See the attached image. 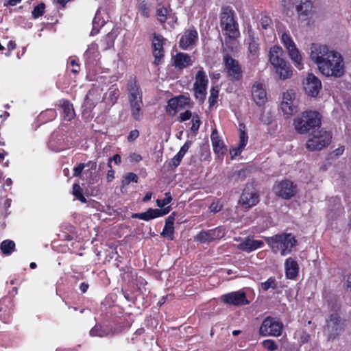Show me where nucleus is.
Wrapping results in <instances>:
<instances>
[{"label": "nucleus", "instance_id": "nucleus-58", "mask_svg": "<svg viewBox=\"0 0 351 351\" xmlns=\"http://www.w3.org/2000/svg\"><path fill=\"white\" fill-rule=\"evenodd\" d=\"M138 136H139L138 130H136V129L133 130L129 133V135L128 136V141L130 142H132V141H135Z\"/></svg>", "mask_w": 351, "mask_h": 351}, {"label": "nucleus", "instance_id": "nucleus-22", "mask_svg": "<svg viewBox=\"0 0 351 351\" xmlns=\"http://www.w3.org/2000/svg\"><path fill=\"white\" fill-rule=\"evenodd\" d=\"M173 65L180 69L186 68L192 64L191 57L184 53H178L173 57Z\"/></svg>", "mask_w": 351, "mask_h": 351}, {"label": "nucleus", "instance_id": "nucleus-7", "mask_svg": "<svg viewBox=\"0 0 351 351\" xmlns=\"http://www.w3.org/2000/svg\"><path fill=\"white\" fill-rule=\"evenodd\" d=\"M283 324L280 319L267 316L262 322L259 328V334L263 337H280L283 330Z\"/></svg>", "mask_w": 351, "mask_h": 351}, {"label": "nucleus", "instance_id": "nucleus-13", "mask_svg": "<svg viewBox=\"0 0 351 351\" xmlns=\"http://www.w3.org/2000/svg\"><path fill=\"white\" fill-rule=\"evenodd\" d=\"M129 104H142L143 91L135 78L130 79L127 85Z\"/></svg>", "mask_w": 351, "mask_h": 351}, {"label": "nucleus", "instance_id": "nucleus-11", "mask_svg": "<svg viewBox=\"0 0 351 351\" xmlns=\"http://www.w3.org/2000/svg\"><path fill=\"white\" fill-rule=\"evenodd\" d=\"M222 302L232 306H245L250 303L243 290H239L223 294L220 297Z\"/></svg>", "mask_w": 351, "mask_h": 351}, {"label": "nucleus", "instance_id": "nucleus-5", "mask_svg": "<svg viewBox=\"0 0 351 351\" xmlns=\"http://www.w3.org/2000/svg\"><path fill=\"white\" fill-rule=\"evenodd\" d=\"M220 25L223 31L230 38H236L239 36L238 24L234 17V12L230 7L222 8Z\"/></svg>", "mask_w": 351, "mask_h": 351}, {"label": "nucleus", "instance_id": "nucleus-34", "mask_svg": "<svg viewBox=\"0 0 351 351\" xmlns=\"http://www.w3.org/2000/svg\"><path fill=\"white\" fill-rule=\"evenodd\" d=\"M116 36L117 34L113 31L107 34L106 37L101 41V44L103 46L104 49L107 50L114 45V41Z\"/></svg>", "mask_w": 351, "mask_h": 351}, {"label": "nucleus", "instance_id": "nucleus-8", "mask_svg": "<svg viewBox=\"0 0 351 351\" xmlns=\"http://www.w3.org/2000/svg\"><path fill=\"white\" fill-rule=\"evenodd\" d=\"M224 70L227 77L232 82L240 81L243 77V71L239 62L226 54L223 56Z\"/></svg>", "mask_w": 351, "mask_h": 351}, {"label": "nucleus", "instance_id": "nucleus-12", "mask_svg": "<svg viewBox=\"0 0 351 351\" xmlns=\"http://www.w3.org/2000/svg\"><path fill=\"white\" fill-rule=\"evenodd\" d=\"M326 330L328 333V339H335L343 330L344 324L337 313L331 314L326 321Z\"/></svg>", "mask_w": 351, "mask_h": 351}, {"label": "nucleus", "instance_id": "nucleus-35", "mask_svg": "<svg viewBox=\"0 0 351 351\" xmlns=\"http://www.w3.org/2000/svg\"><path fill=\"white\" fill-rule=\"evenodd\" d=\"M15 243L11 240H5L0 245V249L3 254L10 255L14 251Z\"/></svg>", "mask_w": 351, "mask_h": 351}, {"label": "nucleus", "instance_id": "nucleus-50", "mask_svg": "<svg viewBox=\"0 0 351 351\" xmlns=\"http://www.w3.org/2000/svg\"><path fill=\"white\" fill-rule=\"evenodd\" d=\"M167 10L165 8L160 7L156 10L158 19L160 23H164L167 20Z\"/></svg>", "mask_w": 351, "mask_h": 351}, {"label": "nucleus", "instance_id": "nucleus-32", "mask_svg": "<svg viewBox=\"0 0 351 351\" xmlns=\"http://www.w3.org/2000/svg\"><path fill=\"white\" fill-rule=\"evenodd\" d=\"M143 103L130 104L132 117L135 120L140 121L143 118Z\"/></svg>", "mask_w": 351, "mask_h": 351}, {"label": "nucleus", "instance_id": "nucleus-56", "mask_svg": "<svg viewBox=\"0 0 351 351\" xmlns=\"http://www.w3.org/2000/svg\"><path fill=\"white\" fill-rule=\"evenodd\" d=\"M222 208V204L219 202H213L210 206V210L213 213H218Z\"/></svg>", "mask_w": 351, "mask_h": 351}, {"label": "nucleus", "instance_id": "nucleus-1", "mask_svg": "<svg viewBox=\"0 0 351 351\" xmlns=\"http://www.w3.org/2000/svg\"><path fill=\"white\" fill-rule=\"evenodd\" d=\"M310 50V59L322 75L334 77L344 75L345 62L340 53L330 49L327 45L318 43H313Z\"/></svg>", "mask_w": 351, "mask_h": 351}, {"label": "nucleus", "instance_id": "nucleus-53", "mask_svg": "<svg viewBox=\"0 0 351 351\" xmlns=\"http://www.w3.org/2000/svg\"><path fill=\"white\" fill-rule=\"evenodd\" d=\"M295 97V93L293 90L287 91L283 94L282 101H287L288 102H294L293 100Z\"/></svg>", "mask_w": 351, "mask_h": 351}, {"label": "nucleus", "instance_id": "nucleus-30", "mask_svg": "<svg viewBox=\"0 0 351 351\" xmlns=\"http://www.w3.org/2000/svg\"><path fill=\"white\" fill-rule=\"evenodd\" d=\"M159 217L158 208H149L147 211L141 213L132 215V218L139 219L148 221L149 220Z\"/></svg>", "mask_w": 351, "mask_h": 351}, {"label": "nucleus", "instance_id": "nucleus-49", "mask_svg": "<svg viewBox=\"0 0 351 351\" xmlns=\"http://www.w3.org/2000/svg\"><path fill=\"white\" fill-rule=\"evenodd\" d=\"M263 346L268 351H274L278 349V346L272 339H266L262 342Z\"/></svg>", "mask_w": 351, "mask_h": 351}, {"label": "nucleus", "instance_id": "nucleus-46", "mask_svg": "<svg viewBox=\"0 0 351 351\" xmlns=\"http://www.w3.org/2000/svg\"><path fill=\"white\" fill-rule=\"evenodd\" d=\"M207 87L194 86L195 95L199 101H204L206 94Z\"/></svg>", "mask_w": 351, "mask_h": 351}, {"label": "nucleus", "instance_id": "nucleus-36", "mask_svg": "<svg viewBox=\"0 0 351 351\" xmlns=\"http://www.w3.org/2000/svg\"><path fill=\"white\" fill-rule=\"evenodd\" d=\"M280 107L284 114L288 117L296 112V107L293 102L282 101Z\"/></svg>", "mask_w": 351, "mask_h": 351}, {"label": "nucleus", "instance_id": "nucleus-59", "mask_svg": "<svg viewBox=\"0 0 351 351\" xmlns=\"http://www.w3.org/2000/svg\"><path fill=\"white\" fill-rule=\"evenodd\" d=\"M191 116H192L191 112L189 110H186L184 112H182L180 114V117H179L180 121L184 122L186 120H189L191 119Z\"/></svg>", "mask_w": 351, "mask_h": 351}, {"label": "nucleus", "instance_id": "nucleus-61", "mask_svg": "<svg viewBox=\"0 0 351 351\" xmlns=\"http://www.w3.org/2000/svg\"><path fill=\"white\" fill-rule=\"evenodd\" d=\"M140 11L141 12L143 16L145 17H149V9L147 8L146 3L144 1L142 2L140 5Z\"/></svg>", "mask_w": 351, "mask_h": 351}, {"label": "nucleus", "instance_id": "nucleus-2", "mask_svg": "<svg viewBox=\"0 0 351 351\" xmlns=\"http://www.w3.org/2000/svg\"><path fill=\"white\" fill-rule=\"evenodd\" d=\"M265 240L274 254L279 253L282 256L290 254L297 244V241L291 233L276 234L265 237Z\"/></svg>", "mask_w": 351, "mask_h": 351}, {"label": "nucleus", "instance_id": "nucleus-19", "mask_svg": "<svg viewBox=\"0 0 351 351\" xmlns=\"http://www.w3.org/2000/svg\"><path fill=\"white\" fill-rule=\"evenodd\" d=\"M311 0H295V10L299 16L308 17L313 14Z\"/></svg>", "mask_w": 351, "mask_h": 351}, {"label": "nucleus", "instance_id": "nucleus-3", "mask_svg": "<svg viewBox=\"0 0 351 351\" xmlns=\"http://www.w3.org/2000/svg\"><path fill=\"white\" fill-rule=\"evenodd\" d=\"M282 49L279 46L274 45L269 49V60L280 78L285 80L291 77L292 70L290 65L282 58Z\"/></svg>", "mask_w": 351, "mask_h": 351}, {"label": "nucleus", "instance_id": "nucleus-18", "mask_svg": "<svg viewBox=\"0 0 351 351\" xmlns=\"http://www.w3.org/2000/svg\"><path fill=\"white\" fill-rule=\"evenodd\" d=\"M239 202L246 208L252 207L259 202L258 195L255 191L245 188L242 193Z\"/></svg>", "mask_w": 351, "mask_h": 351}, {"label": "nucleus", "instance_id": "nucleus-43", "mask_svg": "<svg viewBox=\"0 0 351 351\" xmlns=\"http://www.w3.org/2000/svg\"><path fill=\"white\" fill-rule=\"evenodd\" d=\"M97 51V45L95 43H92L88 46L86 51L84 53V57L90 60L94 57Z\"/></svg>", "mask_w": 351, "mask_h": 351}, {"label": "nucleus", "instance_id": "nucleus-62", "mask_svg": "<svg viewBox=\"0 0 351 351\" xmlns=\"http://www.w3.org/2000/svg\"><path fill=\"white\" fill-rule=\"evenodd\" d=\"M191 145V142L190 141H187L185 142V143L182 145V147L180 148L179 153H181L184 156L186 154V153L188 152L189 149L190 148Z\"/></svg>", "mask_w": 351, "mask_h": 351}, {"label": "nucleus", "instance_id": "nucleus-45", "mask_svg": "<svg viewBox=\"0 0 351 351\" xmlns=\"http://www.w3.org/2000/svg\"><path fill=\"white\" fill-rule=\"evenodd\" d=\"M218 95L219 90L215 88H212L210 89V93L208 98L210 108L213 107L217 103Z\"/></svg>", "mask_w": 351, "mask_h": 351}, {"label": "nucleus", "instance_id": "nucleus-54", "mask_svg": "<svg viewBox=\"0 0 351 351\" xmlns=\"http://www.w3.org/2000/svg\"><path fill=\"white\" fill-rule=\"evenodd\" d=\"M109 97L112 103H115L119 97V90L116 88H111L109 89Z\"/></svg>", "mask_w": 351, "mask_h": 351}, {"label": "nucleus", "instance_id": "nucleus-39", "mask_svg": "<svg viewBox=\"0 0 351 351\" xmlns=\"http://www.w3.org/2000/svg\"><path fill=\"white\" fill-rule=\"evenodd\" d=\"M73 195L79 199L82 203H86V199L83 195V190L78 184L73 185Z\"/></svg>", "mask_w": 351, "mask_h": 351}, {"label": "nucleus", "instance_id": "nucleus-47", "mask_svg": "<svg viewBox=\"0 0 351 351\" xmlns=\"http://www.w3.org/2000/svg\"><path fill=\"white\" fill-rule=\"evenodd\" d=\"M271 25V19L266 16L261 15V19L259 20L258 26H261L262 29H267L270 27Z\"/></svg>", "mask_w": 351, "mask_h": 351}, {"label": "nucleus", "instance_id": "nucleus-14", "mask_svg": "<svg viewBox=\"0 0 351 351\" xmlns=\"http://www.w3.org/2000/svg\"><path fill=\"white\" fill-rule=\"evenodd\" d=\"M304 89L306 95L311 97H316L321 88V81L313 73H308L303 82Z\"/></svg>", "mask_w": 351, "mask_h": 351}, {"label": "nucleus", "instance_id": "nucleus-25", "mask_svg": "<svg viewBox=\"0 0 351 351\" xmlns=\"http://www.w3.org/2000/svg\"><path fill=\"white\" fill-rule=\"evenodd\" d=\"M210 139L212 145L213 147V150L215 154H217L219 156L220 155H223L224 154V145L223 142L219 138L218 136V132L216 129L213 130L211 135Z\"/></svg>", "mask_w": 351, "mask_h": 351}, {"label": "nucleus", "instance_id": "nucleus-16", "mask_svg": "<svg viewBox=\"0 0 351 351\" xmlns=\"http://www.w3.org/2000/svg\"><path fill=\"white\" fill-rule=\"evenodd\" d=\"M164 41L165 39L162 36L154 34L152 40V48L156 64H159L164 57Z\"/></svg>", "mask_w": 351, "mask_h": 351}, {"label": "nucleus", "instance_id": "nucleus-21", "mask_svg": "<svg viewBox=\"0 0 351 351\" xmlns=\"http://www.w3.org/2000/svg\"><path fill=\"white\" fill-rule=\"evenodd\" d=\"M263 246L264 243L261 240H254L250 238H246L239 245V249L246 252H251Z\"/></svg>", "mask_w": 351, "mask_h": 351}, {"label": "nucleus", "instance_id": "nucleus-20", "mask_svg": "<svg viewBox=\"0 0 351 351\" xmlns=\"http://www.w3.org/2000/svg\"><path fill=\"white\" fill-rule=\"evenodd\" d=\"M285 270L287 279H294L299 272V265L296 260L292 257L287 258L285 261Z\"/></svg>", "mask_w": 351, "mask_h": 351}, {"label": "nucleus", "instance_id": "nucleus-51", "mask_svg": "<svg viewBox=\"0 0 351 351\" xmlns=\"http://www.w3.org/2000/svg\"><path fill=\"white\" fill-rule=\"evenodd\" d=\"M172 200V197L169 192L165 193V197L162 199H157L156 204L160 208H163L169 204Z\"/></svg>", "mask_w": 351, "mask_h": 351}, {"label": "nucleus", "instance_id": "nucleus-40", "mask_svg": "<svg viewBox=\"0 0 351 351\" xmlns=\"http://www.w3.org/2000/svg\"><path fill=\"white\" fill-rule=\"evenodd\" d=\"M277 287V282L275 277L269 278L265 282L261 284V288L263 291H266L269 289H275Z\"/></svg>", "mask_w": 351, "mask_h": 351}, {"label": "nucleus", "instance_id": "nucleus-29", "mask_svg": "<svg viewBox=\"0 0 351 351\" xmlns=\"http://www.w3.org/2000/svg\"><path fill=\"white\" fill-rule=\"evenodd\" d=\"M287 53L295 66L301 70L303 68L302 56L297 47L287 51Z\"/></svg>", "mask_w": 351, "mask_h": 351}, {"label": "nucleus", "instance_id": "nucleus-27", "mask_svg": "<svg viewBox=\"0 0 351 351\" xmlns=\"http://www.w3.org/2000/svg\"><path fill=\"white\" fill-rule=\"evenodd\" d=\"M60 105L62 109L63 117L65 120L71 121L75 117V111L73 104L69 100L60 101Z\"/></svg>", "mask_w": 351, "mask_h": 351}, {"label": "nucleus", "instance_id": "nucleus-55", "mask_svg": "<svg viewBox=\"0 0 351 351\" xmlns=\"http://www.w3.org/2000/svg\"><path fill=\"white\" fill-rule=\"evenodd\" d=\"M85 168L84 163H80L73 168V176L78 177L82 173L83 169Z\"/></svg>", "mask_w": 351, "mask_h": 351}, {"label": "nucleus", "instance_id": "nucleus-57", "mask_svg": "<svg viewBox=\"0 0 351 351\" xmlns=\"http://www.w3.org/2000/svg\"><path fill=\"white\" fill-rule=\"evenodd\" d=\"M112 160H113L116 165H119L121 162V158L119 154H115L112 158H110L108 162V167L110 168H112Z\"/></svg>", "mask_w": 351, "mask_h": 351}, {"label": "nucleus", "instance_id": "nucleus-24", "mask_svg": "<svg viewBox=\"0 0 351 351\" xmlns=\"http://www.w3.org/2000/svg\"><path fill=\"white\" fill-rule=\"evenodd\" d=\"M184 99L183 96L170 99L166 108L167 113L171 116L174 115L182 108Z\"/></svg>", "mask_w": 351, "mask_h": 351}, {"label": "nucleus", "instance_id": "nucleus-15", "mask_svg": "<svg viewBox=\"0 0 351 351\" xmlns=\"http://www.w3.org/2000/svg\"><path fill=\"white\" fill-rule=\"evenodd\" d=\"M197 39L198 34L197 30L194 28H190L186 30L180 37L179 46L181 49L187 50L196 45Z\"/></svg>", "mask_w": 351, "mask_h": 351}, {"label": "nucleus", "instance_id": "nucleus-26", "mask_svg": "<svg viewBox=\"0 0 351 351\" xmlns=\"http://www.w3.org/2000/svg\"><path fill=\"white\" fill-rule=\"evenodd\" d=\"M174 213L169 215L165 221V227L161 232V235L164 237H167L169 240L173 239L174 233Z\"/></svg>", "mask_w": 351, "mask_h": 351}, {"label": "nucleus", "instance_id": "nucleus-31", "mask_svg": "<svg viewBox=\"0 0 351 351\" xmlns=\"http://www.w3.org/2000/svg\"><path fill=\"white\" fill-rule=\"evenodd\" d=\"M106 21L103 19L101 14V11L98 10L95 14V16L93 20V29L90 32L91 36L97 34L99 29L104 25Z\"/></svg>", "mask_w": 351, "mask_h": 351}, {"label": "nucleus", "instance_id": "nucleus-44", "mask_svg": "<svg viewBox=\"0 0 351 351\" xmlns=\"http://www.w3.org/2000/svg\"><path fill=\"white\" fill-rule=\"evenodd\" d=\"M48 147L50 149H51L53 152H59L64 149V147L61 146L60 145H56V136L54 134H52L49 143H48Z\"/></svg>", "mask_w": 351, "mask_h": 351}, {"label": "nucleus", "instance_id": "nucleus-38", "mask_svg": "<svg viewBox=\"0 0 351 351\" xmlns=\"http://www.w3.org/2000/svg\"><path fill=\"white\" fill-rule=\"evenodd\" d=\"M281 42L284 47H285V49H287V51H289L291 49L296 47V45L295 44L291 36L286 32L282 34Z\"/></svg>", "mask_w": 351, "mask_h": 351}, {"label": "nucleus", "instance_id": "nucleus-4", "mask_svg": "<svg viewBox=\"0 0 351 351\" xmlns=\"http://www.w3.org/2000/svg\"><path fill=\"white\" fill-rule=\"evenodd\" d=\"M321 125V117L317 112L306 111L294 120V126L297 132L306 134L311 130H315Z\"/></svg>", "mask_w": 351, "mask_h": 351}, {"label": "nucleus", "instance_id": "nucleus-6", "mask_svg": "<svg viewBox=\"0 0 351 351\" xmlns=\"http://www.w3.org/2000/svg\"><path fill=\"white\" fill-rule=\"evenodd\" d=\"M332 134L324 129H317L312 132L311 137L306 143L309 151L321 150L327 147L331 142Z\"/></svg>", "mask_w": 351, "mask_h": 351}, {"label": "nucleus", "instance_id": "nucleus-60", "mask_svg": "<svg viewBox=\"0 0 351 351\" xmlns=\"http://www.w3.org/2000/svg\"><path fill=\"white\" fill-rule=\"evenodd\" d=\"M47 115L49 116V120H52L56 117V112L53 109H48L46 111L41 113V116H43V117H45Z\"/></svg>", "mask_w": 351, "mask_h": 351}, {"label": "nucleus", "instance_id": "nucleus-52", "mask_svg": "<svg viewBox=\"0 0 351 351\" xmlns=\"http://www.w3.org/2000/svg\"><path fill=\"white\" fill-rule=\"evenodd\" d=\"M192 126H191V131L193 132H197L199 130V125H200V119L198 115H194L192 117Z\"/></svg>", "mask_w": 351, "mask_h": 351}, {"label": "nucleus", "instance_id": "nucleus-23", "mask_svg": "<svg viewBox=\"0 0 351 351\" xmlns=\"http://www.w3.org/2000/svg\"><path fill=\"white\" fill-rule=\"evenodd\" d=\"M248 57L252 62L256 63L259 56V44L258 39L250 35L248 38Z\"/></svg>", "mask_w": 351, "mask_h": 351}, {"label": "nucleus", "instance_id": "nucleus-33", "mask_svg": "<svg viewBox=\"0 0 351 351\" xmlns=\"http://www.w3.org/2000/svg\"><path fill=\"white\" fill-rule=\"evenodd\" d=\"M208 80L205 72L199 70L195 75L194 86L207 87Z\"/></svg>", "mask_w": 351, "mask_h": 351}, {"label": "nucleus", "instance_id": "nucleus-42", "mask_svg": "<svg viewBox=\"0 0 351 351\" xmlns=\"http://www.w3.org/2000/svg\"><path fill=\"white\" fill-rule=\"evenodd\" d=\"M45 5L43 3H40L35 6L32 12V15L34 19H38V17L43 15L45 12Z\"/></svg>", "mask_w": 351, "mask_h": 351}, {"label": "nucleus", "instance_id": "nucleus-9", "mask_svg": "<svg viewBox=\"0 0 351 351\" xmlns=\"http://www.w3.org/2000/svg\"><path fill=\"white\" fill-rule=\"evenodd\" d=\"M273 191L278 196L289 199L296 194L297 186L291 181L284 180L276 182L273 187Z\"/></svg>", "mask_w": 351, "mask_h": 351}, {"label": "nucleus", "instance_id": "nucleus-37", "mask_svg": "<svg viewBox=\"0 0 351 351\" xmlns=\"http://www.w3.org/2000/svg\"><path fill=\"white\" fill-rule=\"evenodd\" d=\"M281 42L284 47H285V49H287V51H289L291 49L296 47V45L295 44L291 36L286 32L282 34Z\"/></svg>", "mask_w": 351, "mask_h": 351}, {"label": "nucleus", "instance_id": "nucleus-10", "mask_svg": "<svg viewBox=\"0 0 351 351\" xmlns=\"http://www.w3.org/2000/svg\"><path fill=\"white\" fill-rule=\"evenodd\" d=\"M226 234L223 227L219 226L208 230H202L195 237V240L201 243H208L215 240H219Z\"/></svg>", "mask_w": 351, "mask_h": 351}, {"label": "nucleus", "instance_id": "nucleus-28", "mask_svg": "<svg viewBox=\"0 0 351 351\" xmlns=\"http://www.w3.org/2000/svg\"><path fill=\"white\" fill-rule=\"evenodd\" d=\"M113 334L114 332L112 329L107 326H103L101 325H95L90 330V335L91 337H104Z\"/></svg>", "mask_w": 351, "mask_h": 351}, {"label": "nucleus", "instance_id": "nucleus-48", "mask_svg": "<svg viewBox=\"0 0 351 351\" xmlns=\"http://www.w3.org/2000/svg\"><path fill=\"white\" fill-rule=\"evenodd\" d=\"M138 178L136 174L134 173H128L125 175L123 180V184L125 185L129 184L131 182L137 183Z\"/></svg>", "mask_w": 351, "mask_h": 351}, {"label": "nucleus", "instance_id": "nucleus-17", "mask_svg": "<svg viewBox=\"0 0 351 351\" xmlns=\"http://www.w3.org/2000/svg\"><path fill=\"white\" fill-rule=\"evenodd\" d=\"M252 99L258 106L264 105L267 101V93L263 84L255 82L252 87Z\"/></svg>", "mask_w": 351, "mask_h": 351}, {"label": "nucleus", "instance_id": "nucleus-64", "mask_svg": "<svg viewBox=\"0 0 351 351\" xmlns=\"http://www.w3.org/2000/svg\"><path fill=\"white\" fill-rule=\"evenodd\" d=\"M94 94H95L94 90H90L88 92V93L86 94V95L85 97V99H84V103L86 104V105L89 104L90 101L92 100L91 97L94 95Z\"/></svg>", "mask_w": 351, "mask_h": 351}, {"label": "nucleus", "instance_id": "nucleus-41", "mask_svg": "<svg viewBox=\"0 0 351 351\" xmlns=\"http://www.w3.org/2000/svg\"><path fill=\"white\" fill-rule=\"evenodd\" d=\"M240 134H239V146L241 148L244 149L246 146L248 141V135L247 132L243 130L242 128H245V126L242 124H240Z\"/></svg>", "mask_w": 351, "mask_h": 351}, {"label": "nucleus", "instance_id": "nucleus-63", "mask_svg": "<svg viewBox=\"0 0 351 351\" xmlns=\"http://www.w3.org/2000/svg\"><path fill=\"white\" fill-rule=\"evenodd\" d=\"M243 150V148H241L239 145L236 148H233L230 150V154L232 155V157H236L239 156L241 152Z\"/></svg>", "mask_w": 351, "mask_h": 351}]
</instances>
